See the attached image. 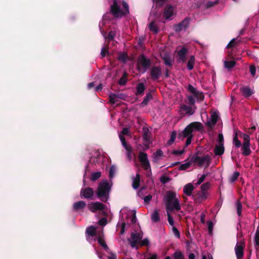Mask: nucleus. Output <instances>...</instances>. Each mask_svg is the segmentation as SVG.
Instances as JSON below:
<instances>
[{
    "mask_svg": "<svg viewBox=\"0 0 259 259\" xmlns=\"http://www.w3.org/2000/svg\"><path fill=\"white\" fill-rule=\"evenodd\" d=\"M143 233L139 228V225L136 226V229L131 232V237L128 239L130 245L133 248L138 249V245H146L149 244V240L147 238L142 240Z\"/></svg>",
    "mask_w": 259,
    "mask_h": 259,
    "instance_id": "obj_1",
    "label": "nucleus"
},
{
    "mask_svg": "<svg viewBox=\"0 0 259 259\" xmlns=\"http://www.w3.org/2000/svg\"><path fill=\"white\" fill-rule=\"evenodd\" d=\"M113 4L111 6V12L116 18H121L129 13L128 5L125 1L113 0Z\"/></svg>",
    "mask_w": 259,
    "mask_h": 259,
    "instance_id": "obj_2",
    "label": "nucleus"
},
{
    "mask_svg": "<svg viewBox=\"0 0 259 259\" xmlns=\"http://www.w3.org/2000/svg\"><path fill=\"white\" fill-rule=\"evenodd\" d=\"M202 130V125L199 122H194L189 124L185 130L180 134V136L183 138H187L186 146L190 145L193 136V133L196 131H200Z\"/></svg>",
    "mask_w": 259,
    "mask_h": 259,
    "instance_id": "obj_3",
    "label": "nucleus"
},
{
    "mask_svg": "<svg viewBox=\"0 0 259 259\" xmlns=\"http://www.w3.org/2000/svg\"><path fill=\"white\" fill-rule=\"evenodd\" d=\"M166 206V212H171L174 210H179L181 206L179 198L177 197L176 193L172 191H169L167 193L165 198Z\"/></svg>",
    "mask_w": 259,
    "mask_h": 259,
    "instance_id": "obj_4",
    "label": "nucleus"
},
{
    "mask_svg": "<svg viewBox=\"0 0 259 259\" xmlns=\"http://www.w3.org/2000/svg\"><path fill=\"white\" fill-rule=\"evenodd\" d=\"M86 233L87 234V240L90 242V239L88 236H94L95 235L97 236V241L98 243L102 246L105 250L108 251L109 248L106 245L104 239H103V229H101L100 231H97L96 228L94 226H91L87 228L86 230Z\"/></svg>",
    "mask_w": 259,
    "mask_h": 259,
    "instance_id": "obj_5",
    "label": "nucleus"
},
{
    "mask_svg": "<svg viewBox=\"0 0 259 259\" xmlns=\"http://www.w3.org/2000/svg\"><path fill=\"white\" fill-rule=\"evenodd\" d=\"M111 185L107 180L102 181L98 186L97 196L101 200L106 202L108 200Z\"/></svg>",
    "mask_w": 259,
    "mask_h": 259,
    "instance_id": "obj_6",
    "label": "nucleus"
},
{
    "mask_svg": "<svg viewBox=\"0 0 259 259\" xmlns=\"http://www.w3.org/2000/svg\"><path fill=\"white\" fill-rule=\"evenodd\" d=\"M211 158L208 155L199 156L194 155L192 157V160L193 161L194 164L199 167H208L210 163Z\"/></svg>",
    "mask_w": 259,
    "mask_h": 259,
    "instance_id": "obj_7",
    "label": "nucleus"
},
{
    "mask_svg": "<svg viewBox=\"0 0 259 259\" xmlns=\"http://www.w3.org/2000/svg\"><path fill=\"white\" fill-rule=\"evenodd\" d=\"M150 64V60L146 58L143 55H141L138 60L137 68L140 72L143 73L148 69Z\"/></svg>",
    "mask_w": 259,
    "mask_h": 259,
    "instance_id": "obj_8",
    "label": "nucleus"
},
{
    "mask_svg": "<svg viewBox=\"0 0 259 259\" xmlns=\"http://www.w3.org/2000/svg\"><path fill=\"white\" fill-rule=\"evenodd\" d=\"M136 211L134 210H128L127 209H122L120 211V214L122 219L126 217L128 221H130L131 224H135L136 226V223L137 221L136 215Z\"/></svg>",
    "mask_w": 259,
    "mask_h": 259,
    "instance_id": "obj_9",
    "label": "nucleus"
},
{
    "mask_svg": "<svg viewBox=\"0 0 259 259\" xmlns=\"http://www.w3.org/2000/svg\"><path fill=\"white\" fill-rule=\"evenodd\" d=\"M129 134H130L129 129L127 128H124L122 130V132L119 134V137L120 140L122 143V146L127 151V156L130 158H131L132 148L130 146L127 145V144L125 142V139L123 136V135H128Z\"/></svg>",
    "mask_w": 259,
    "mask_h": 259,
    "instance_id": "obj_10",
    "label": "nucleus"
},
{
    "mask_svg": "<svg viewBox=\"0 0 259 259\" xmlns=\"http://www.w3.org/2000/svg\"><path fill=\"white\" fill-rule=\"evenodd\" d=\"M218 143L214 148V153L217 155H222L224 152V137L222 134H219L218 137Z\"/></svg>",
    "mask_w": 259,
    "mask_h": 259,
    "instance_id": "obj_11",
    "label": "nucleus"
},
{
    "mask_svg": "<svg viewBox=\"0 0 259 259\" xmlns=\"http://www.w3.org/2000/svg\"><path fill=\"white\" fill-rule=\"evenodd\" d=\"M139 159L143 168L147 170H151L150 165L147 158V155L143 152H141L139 155Z\"/></svg>",
    "mask_w": 259,
    "mask_h": 259,
    "instance_id": "obj_12",
    "label": "nucleus"
},
{
    "mask_svg": "<svg viewBox=\"0 0 259 259\" xmlns=\"http://www.w3.org/2000/svg\"><path fill=\"white\" fill-rule=\"evenodd\" d=\"M244 242L240 241L239 242L237 243L235 247V252L237 257V259H242V258L243 257L244 254Z\"/></svg>",
    "mask_w": 259,
    "mask_h": 259,
    "instance_id": "obj_13",
    "label": "nucleus"
},
{
    "mask_svg": "<svg viewBox=\"0 0 259 259\" xmlns=\"http://www.w3.org/2000/svg\"><path fill=\"white\" fill-rule=\"evenodd\" d=\"M175 9L171 5H167L164 10L163 17L167 20H171L175 14Z\"/></svg>",
    "mask_w": 259,
    "mask_h": 259,
    "instance_id": "obj_14",
    "label": "nucleus"
},
{
    "mask_svg": "<svg viewBox=\"0 0 259 259\" xmlns=\"http://www.w3.org/2000/svg\"><path fill=\"white\" fill-rule=\"evenodd\" d=\"M89 209L93 212H95L97 210H102L105 209V206L103 203L99 202H92L89 204Z\"/></svg>",
    "mask_w": 259,
    "mask_h": 259,
    "instance_id": "obj_15",
    "label": "nucleus"
},
{
    "mask_svg": "<svg viewBox=\"0 0 259 259\" xmlns=\"http://www.w3.org/2000/svg\"><path fill=\"white\" fill-rule=\"evenodd\" d=\"M94 194V190L92 188H87L82 189L80 191V196L82 197L87 199L92 198Z\"/></svg>",
    "mask_w": 259,
    "mask_h": 259,
    "instance_id": "obj_16",
    "label": "nucleus"
},
{
    "mask_svg": "<svg viewBox=\"0 0 259 259\" xmlns=\"http://www.w3.org/2000/svg\"><path fill=\"white\" fill-rule=\"evenodd\" d=\"M189 24V19H185L181 23L174 26V29L177 32H179L183 30H185Z\"/></svg>",
    "mask_w": 259,
    "mask_h": 259,
    "instance_id": "obj_17",
    "label": "nucleus"
},
{
    "mask_svg": "<svg viewBox=\"0 0 259 259\" xmlns=\"http://www.w3.org/2000/svg\"><path fill=\"white\" fill-rule=\"evenodd\" d=\"M181 111H183L185 114L188 115H192L195 110V106H188L187 105H182L180 106Z\"/></svg>",
    "mask_w": 259,
    "mask_h": 259,
    "instance_id": "obj_18",
    "label": "nucleus"
},
{
    "mask_svg": "<svg viewBox=\"0 0 259 259\" xmlns=\"http://www.w3.org/2000/svg\"><path fill=\"white\" fill-rule=\"evenodd\" d=\"M150 73L153 79H157L161 75V70L159 67H153L150 70Z\"/></svg>",
    "mask_w": 259,
    "mask_h": 259,
    "instance_id": "obj_19",
    "label": "nucleus"
},
{
    "mask_svg": "<svg viewBox=\"0 0 259 259\" xmlns=\"http://www.w3.org/2000/svg\"><path fill=\"white\" fill-rule=\"evenodd\" d=\"M219 115L217 112L213 113L210 116V118L207 121L206 124L209 126L214 125L217 122Z\"/></svg>",
    "mask_w": 259,
    "mask_h": 259,
    "instance_id": "obj_20",
    "label": "nucleus"
},
{
    "mask_svg": "<svg viewBox=\"0 0 259 259\" xmlns=\"http://www.w3.org/2000/svg\"><path fill=\"white\" fill-rule=\"evenodd\" d=\"M240 91L245 97H248L253 94V90L248 87L241 88Z\"/></svg>",
    "mask_w": 259,
    "mask_h": 259,
    "instance_id": "obj_21",
    "label": "nucleus"
},
{
    "mask_svg": "<svg viewBox=\"0 0 259 259\" xmlns=\"http://www.w3.org/2000/svg\"><path fill=\"white\" fill-rule=\"evenodd\" d=\"M187 53V49L185 47H183L181 50L178 51V55L179 57V61L183 62L185 61V57Z\"/></svg>",
    "mask_w": 259,
    "mask_h": 259,
    "instance_id": "obj_22",
    "label": "nucleus"
},
{
    "mask_svg": "<svg viewBox=\"0 0 259 259\" xmlns=\"http://www.w3.org/2000/svg\"><path fill=\"white\" fill-rule=\"evenodd\" d=\"M194 189V187L191 183L187 184L184 187V193L188 196H190Z\"/></svg>",
    "mask_w": 259,
    "mask_h": 259,
    "instance_id": "obj_23",
    "label": "nucleus"
},
{
    "mask_svg": "<svg viewBox=\"0 0 259 259\" xmlns=\"http://www.w3.org/2000/svg\"><path fill=\"white\" fill-rule=\"evenodd\" d=\"M242 154L244 156H248L251 154L250 144H242L241 147Z\"/></svg>",
    "mask_w": 259,
    "mask_h": 259,
    "instance_id": "obj_24",
    "label": "nucleus"
},
{
    "mask_svg": "<svg viewBox=\"0 0 259 259\" xmlns=\"http://www.w3.org/2000/svg\"><path fill=\"white\" fill-rule=\"evenodd\" d=\"M188 91L192 94L195 97L198 98L202 96L201 93L199 92L196 88L193 87L192 85L189 84L188 87Z\"/></svg>",
    "mask_w": 259,
    "mask_h": 259,
    "instance_id": "obj_25",
    "label": "nucleus"
},
{
    "mask_svg": "<svg viewBox=\"0 0 259 259\" xmlns=\"http://www.w3.org/2000/svg\"><path fill=\"white\" fill-rule=\"evenodd\" d=\"M86 203L83 201H79L73 204V209L75 210L82 209L85 207Z\"/></svg>",
    "mask_w": 259,
    "mask_h": 259,
    "instance_id": "obj_26",
    "label": "nucleus"
},
{
    "mask_svg": "<svg viewBox=\"0 0 259 259\" xmlns=\"http://www.w3.org/2000/svg\"><path fill=\"white\" fill-rule=\"evenodd\" d=\"M193 163H194V162L191 158L189 161H185V163L181 164L179 166V169L181 170H185L189 168Z\"/></svg>",
    "mask_w": 259,
    "mask_h": 259,
    "instance_id": "obj_27",
    "label": "nucleus"
},
{
    "mask_svg": "<svg viewBox=\"0 0 259 259\" xmlns=\"http://www.w3.org/2000/svg\"><path fill=\"white\" fill-rule=\"evenodd\" d=\"M140 184V176L137 174L136 176L133 178L132 187L134 189L138 188Z\"/></svg>",
    "mask_w": 259,
    "mask_h": 259,
    "instance_id": "obj_28",
    "label": "nucleus"
},
{
    "mask_svg": "<svg viewBox=\"0 0 259 259\" xmlns=\"http://www.w3.org/2000/svg\"><path fill=\"white\" fill-rule=\"evenodd\" d=\"M109 102L110 103L115 104H118L119 97L117 95L114 94H110L109 96Z\"/></svg>",
    "mask_w": 259,
    "mask_h": 259,
    "instance_id": "obj_29",
    "label": "nucleus"
},
{
    "mask_svg": "<svg viewBox=\"0 0 259 259\" xmlns=\"http://www.w3.org/2000/svg\"><path fill=\"white\" fill-rule=\"evenodd\" d=\"M163 157V152L161 150H158L153 154V161L157 162L160 160Z\"/></svg>",
    "mask_w": 259,
    "mask_h": 259,
    "instance_id": "obj_30",
    "label": "nucleus"
},
{
    "mask_svg": "<svg viewBox=\"0 0 259 259\" xmlns=\"http://www.w3.org/2000/svg\"><path fill=\"white\" fill-rule=\"evenodd\" d=\"M151 221L153 223H156L159 221L160 218L159 216L158 211L157 209L153 211L151 214Z\"/></svg>",
    "mask_w": 259,
    "mask_h": 259,
    "instance_id": "obj_31",
    "label": "nucleus"
},
{
    "mask_svg": "<svg viewBox=\"0 0 259 259\" xmlns=\"http://www.w3.org/2000/svg\"><path fill=\"white\" fill-rule=\"evenodd\" d=\"M254 246L256 251L259 249V229H257L254 236Z\"/></svg>",
    "mask_w": 259,
    "mask_h": 259,
    "instance_id": "obj_32",
    "label": "nucleus"
},
{
    "mask_svg": "<svg viewBox=\"0 0 259 259\" xmlns=\"http://www.w3.org/2000/svg\"><path fill=\"white\" fill-rule=\"evenodd\" d=\"M194 63L195 58L193 56H191L187 63V67L188 69L189 70H192L194 67Z\"/></svg>",
    "mask_w": 259,
    "mask_h": 259,
    "instance_id": "obj_33",
    "label": "nucleus"
},
{
    "mask_svg": "<svg viewBox=\"0 0 259 259\" xmlns=\"http://www.w3.org/2000/svg\"><path fill=\"white\" fill-rule=\"evenodd\" d=\"M163 59L164 61L165 65L170 66L171 65L172 59L170 56L169 54H165L163 57Z\"/></svg>",
    "mask_w": 259,
    "mask_h": 259,
    "instance_id": "obj_34",
    "label": "nucleus"
},
{
    "mask_svg": "<svg viewBox=\"0 0 259 259\" xmlns=\"http://www.w3.org/2000/svg\"><path fill=\"white\" fill-rule=\"evenodd\" d=\"M224 67L228 69H231L234 67L236 62L234 61H225L224 62Z\"/></svg>",
    "mask_w": 259,
    "mask_h": 259,
    "instance_id": "obj_35",
    "label": "nucleus"
},
{
    "mask_svg": "<svg viewBox=\"0 0 259 259\" xmlns=\"http://www.w3.org/2000/svg\"><path fill=\"white\" fill-rule=\"evenodd\" d=\"M137 94H142L145 90V86L143 83H138L137 85Z\"/></svg>",
    "mask_w": 259,
    "mask_h": 259,
    "instance_id": "obj_36",
    "label": "nucleus"
},
{
    "mask_svg": "<svg viewBox=\"0 0 259 259\" xmlns=\"http://www.w3.org/2000/svg\"><path fill=\"white\" fill-rule=\"evenodd\" d=\"M152 95H151V94L148 93V94H147L145 99L141 103V105L142 106H144L146 105L147 104V103H148V102L152 99Z\"/></svg>",
    "mask_w": 259,
    "mask_h": 259,
    "instance_id": "obj_37",
    "label": "nucleus"
},
{
    "mask_svg": "<svg viewBox=\"0 0 259 259\" xmlns=\"http://www.w3.org/2000/svg\"><path fill=\"white\" fill-rule=\"evenodd\" d=\"M241 137L243 140V144H250V137L249 135L245 134H242L241 135Z\"/></svg>",
    "mask_w": 259,
    "mask_h": 259,
    "instance_id": "obj_38",
    "label": "nucleus"
},
{
    "mask_svg": "<svg viewBox=\"0 0 259 259\" xmlns=\"http://www.w3.org/2000/svg\"><path fill=\"white\" fill-rule=\"evenodd\" d=\"M236 207L237 209V214L240 216L242 212V205L241 203L239 201H237L236 202Z\"/></svg>",
    "mask_w": 259,
    "mask_h": 259,
    "instance_id": "obj_39",
    "label": "nucleus"
},
{
    "mask_svg": "<svg viewBox=\"0 0 259 259\" xmlns=\"http://www.w3.org/2000/svg\"><path fill=\"white\" fill-rule=\"evenodd\" d=\"M149 29L154 32V33H156L158 32V29L157 27V26L155 25V23L152 22H151L149 26Z\"/></svg>",
    "mask_w": 259,
    "mask_h": 259,
    "instance_id": "obj_40",
    "label": "nucleus"
},
{
    "mask_svg": "<svg viewBox=\"0 0 259 259\" xmlns=\"http://www.w3.org/2000/svg\"><path fill=\"white\" fill-rule=\"evenodd\" d=\"M101 176V174L100 172H95L92 173L91 180L92 181H95L98 179H99Z\"/></svg>",
    "mask_w": 259,
    "mask_h": 259,
    "instance_id": "obj_41",
    "label": "nucleus"
},
{
    "mask_svg": "<svg viewBox=\"0 0 259 259\" xmlns=\"http://www.w3.org/2000/svg\"><path fill=\"white\" fill-rule=\"evenodd\" d=\"M168 0H153L154 4L156 6H162L167 2Z\"/></svg>",
    "mask_w": 259,
    "mask_h": 259,
    "instance_id": "obj_42",
    "label": "nucleus"
},
{
    "mask_svg": "<svg viewBox=\"0 0 259 259\" xmlns=\"http://www.w3.org/2000/svg\"><path fill=\"white\" fill-rule=\"evenodd\" d=\"M239 176V173L238 172L235 171L233 174L232 176L230 177V181L231 183H233L234 182H235L238 179Z\"/></svg>",
    "mask_w": 259,
    "mask_h": 259,
    "instance_id": "obj_43",
    "label": "nucleus"
},
{
    "mask_svg": "<svg viewBox=\"0 0 259 259\" xmlns=\"http://www.w3.org/2000/svg\"><path fill=\"white\" fill-rule=\"evenodd\" d=\"M233 144L237 148H239L241 146V144L240 141L238 139L237 136L236 135L233 138Z\"/></svg>",
    "mask_w": 259,
    "mask_h": 259,
    "instance_id": "obj_44",
    "label": "nucleus"
},
{
    "mask_svg": "<svg viewBox=\"0 0 259 259\" xmlns=\"http://www.w3.org/2000/svg\"><path fill=\"white\" fill-rule=\"evenodd\" d=\"M176 136H177V133L176 132L174 131L171 133L170 138L169 140L168 141L169 144L170 145L174 143V142L175 141V140L176 138Z\"/></svg>",
    "mask_w": 259,
    "mask_h": 259,
    "instance_id": "obj_45",
    "label": "nucleus"
},
{
    "mask_svg": "<svg viewBox=\"0 0 259 259\" xmlns=\"http://www.w3.org/2000/svg\"><path fill=\"white\" fill-rule=\"evenodd\" d=\"M116 171V167L115 166L112 165L110 167V170H109V176L110 178H112L115 173Z\"/></svg>",
    "mask_w": 259,
    "mask_h": 259,
    "instance_id": "obj_46",
    "label": "nucleus"
},
{
    "mask_svg": "<svg viewBox=\"0 0 259 259\" xmlns=\"http://www.w3.org/2000/svg\"><path fill=\"white\" fill-rule=\"evenodd\" d=\"M143 140L146 144H149L150 143V138L148 133H144Z\"/></svg>",
    "mask_w": 259,
    "mask_h": 259,
    "instance_id": "obj_47",
    "label": "nucleus"
},
{
    "mask_svg": "<svg viewBox=\"0 0 259 259\" xmlns=\"http://www.w3.org/2000/svg\"><path fill=\"white\" fill-rule=\"evenodd\" d=\"M167 215L168 217V221L169 225L171 226H174V221L171 215V212H168V213H167Z\"/></svg>",
    "mask_w": 259,
    "mask_h": 259,
    "instance_id": "obj_48",
    "label": "nucleus"
},
{
    "mask_svg": "<svg viewBox=\"0 0 259 259\" xmlns=\"http://www.w3.org/2000/svg\"><path fill=\"white\" fill-rule=\"evenodd\" d=\"M118 58L120 61L122 62H125L127 58V55L124 53H121L119 54Z\"/></svg>",
    "mask_w": 259,
    "mask_h": 259,
    "instance_id": "obj_49",
    "label": "nucleus"
},
{
    "mask_svg": "<svg viewBox=\"0 0 259 259\" xmlns=\"http://www.w3.org/2000/svg\"><path fill=\"white\" fill-rule=\"evenodd\" d=\"M195 96H189L188 97V100L189 103L192 106H194L195 103Z\"/></svg>",
    "mask_w": 259,
    "mask_h": 259,
    "instance_id": "obj_50",
    "label": "nucleus"
},
{
    "mask_svg": "<svg viewBox=\"0 0 259 259\" xmlns=\"http://www.w3.org/2000/svg\"><path fill=\"white\" fill-rule=\"evenodd\" d=\"M122 218L120 220V223L119 222L118 225H119L120 224H121V231H120V233L122 234L124 233V231H125V224L124 222H122Z\"/></svg>",
    "mask_w": 259,
    "mask_h": 259,
    "instance_id": "obj_51",
    "label": "nucleus"
},
{
    "mask_svg": "<svg viewBox=\"0 0 259 259\" xmlns=\"http://www.w3.org/2000/svg\"><path fill=\"white\" fill-rule=\"evenodd\" d=\"M199 197L201 200H205L207 198V194L206 191L202 192L199 195Z\"/></svg>",
    "mask_w": 259,
    "mask_h": 259,
    "instance_id": "obj_52",
    "label": "nucleus"
},
{
    "mask_svg": "<svg viewBox=\"0 0 259 259\" xmlns=\"http://www.w3.org/2000/svg\"><path fill=\"white\" fill-rule=\"evenodd\" d=\"M208 229L209 233H211L213 230V223L211 221H208L207 223Z\"/></svg>",
    "mask_w": 259,
    "mask_h": 259,
    "instance_id": "obj_53",
    "label": "nucleus"
},
{
    "mask_svg": "<svg viewBox=\"0 0 259 259\" xmlns=\"http://www.w3.org/2000/svg\"><path fill=\"white\" fill-rule=\"evenodd\" d=\"M175 259H182L183 255L181 252H176L174 253Z\"/></svg>",
    "mask_w": 259,
    "mask_h": 259,
    "instance_id": "obj_54",
    "label": "nucleus"
},
{
    "mask_svg": "<svg viewBox=\"0 0 259 259\" xmlns=\"http://www.w3.org/2000/svg\"><path fill=\"white\" fill-rule=\"evenodd\" d=\"M209 186V184L208 183L202 184L201 186L202 192L206 191V190L208 188Z\"/></svg>",
    "mask_w": 259,
    "mask_h": 259,
    "instance_id": "obj_55",
    "label": "nucleus"
},
{
    "mask_svg": "<svg viewBox=\"0 0 259 259\" xmlns=\"http://www.w3.org/2000/svg\"><path fill=\"white\" fill-rule=\"evenodd\" d=\"M115 36V32L114 31H110L108 35V39L109 40H112L114 38Z\"/></svg>",
    "mask_w": 259,
    "mask_h": 259,
    "instance_id": "obj_56",
    "label": "nucleus"
},
{
    "mask_svg": "<svg viewBox=\"0 0 259 259\" xmlns=\"http://www.w3.org/2000/svg\"><path fill=\"white\" fill-rule=\"evenodd\" d=\"M249 70H250L251 74L252 76H254L255 73V71H256V68H255V66L254 65L250 66Z\"/></svg>",
    "mask_w": 259,
    "mask_h": 259,
    "instance_id": "obj_57",
    "label": "nucleus"
},
{
    "mask_svg": "<svg viewBox=\"0 0 259 259\" xmlns=\"http://www.w3.org/2000/svg\"><path fill=\"white\" fill-rule=\"evenodd\" d=\"M172 230H173V232H174L175 236L177 237V238H179L180 236V233H179V231L178 230V229L176 227H173Z\"/></svg>",
    "mask_w": 259,
    "mask_h": 259,
    "instance_id": "obj_58",
    "label": "nucleus"
},
{
    "mask_svg": "<svg viewBox=\"0 0 259 259\" xmlns=\"http://www.w3.org/2000/svg\"><path fill=\"white\" fill-rule=\"evenodd\" d=\"M98 223L101 226H105L107 224V220L105 218L101 219L99 220Z\"/></svg>",
    "mask_w": 259,
    "mask_h": 259,
    "instance_id": "obj_59",
    "label": "nucleus"
},
{
    "mask_svg": "<svg viewBox=\"0 0 259 259\" xmlns=\"http://www.w3.org/2000/svg\"><path fill=\"white\" fill-rule=\"evenodd\" d=\"M108 53L107 50H106V48L105 47H102L101 52V55L103 57H105L106 54Z\"/></svg>",
    "mask_w": 259,
    "mask_h": 259,
    "instance_id": "obj_60",
    "label": "nucleus"
},
{
    "mask_svg": "<svg viewBox=\"0 0 259 259\" xmlns=\"http://www.w3.org/2000/svg\"><path fill=\"white\" fill-rule=\"evenodd\" d=\"M152 199V196L150 195H147L144 198L145 202L148 203Z\"/></svg>",
    "mask_w": 259,
    "mask_h": 259,
    "instance_id": "obj_61",
    "label": "nucleus"
},
{
    "mask_svg": "<svg viewBox=\"0 0 259 259\" xmlns=\"http://www.w3.org/2000/svg\"><path fill=\"white\" fill-rule=\"evenodd\" d=\"M184 152V150H175L173 152V153L176 155H181Z\"/></svg>",
    "mask_w": 259,
    "mask_h": 259,
    "instance_id": "obj_62",
    "label": "nucleus"
},
{
    "mask_svg": "<svg viewBox=\"0 0 259 259\" xmlns=\"http://www.w3.org/2000/svg\"><path fill=\"white\" fill-rule=\"evenodd\" d=\"M202 259H212V257L210 254L203 255Z\"/></svg>",
    "mask_w": 259,
    "mask_h": 259,
    "instance_id": "obj_63",
    "label": "nucleus"
},
{
    "mask_svg": "<svg viewBox=\"0 0 259 259\" xmlns=\"http://www.w3.org/2000/svg\"><path fill=\"white\" fill-rule=\"evenodd\" d=\"M108 258V259H116V256L115 254L110 253Z\"/></svg>",
    "mask_w": 259,
    "mask_h": 259,
    "instance_id": "obj_64",
    "label": "nucleus"
}]
</instances>
